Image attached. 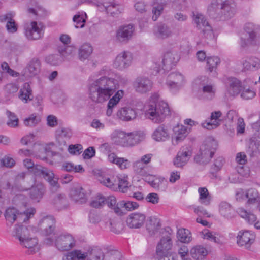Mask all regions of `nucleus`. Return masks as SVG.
Instances as JSON below:
<instances>
[{"label":"nucleus","mask_w":260,"mask_h":260,"mask_svg":"<svg viewBox=\"0 0 260 260\" xmlns=\"http://www.w3.org/2000/svg\"><path fill=\"white\" fill-rule=\"evenodd\" d=\"M237 212L242 218H244L249 223H253L256 221V217L254 214L247 212L242 208H239Z\"/></svg>","instance_id":"51"},{"label":"nucleus","mask_w":260,"mask_h":260,"mask_svg":"<svg viewBox=\"0 0 260 260\" xmlns=\"http://www.w3.org/2000/svg\"><path fill=\"white\" fill-rule=\"evenodd\" d=\"M133 168L135 173L141 177H146L147 180V175L148 174V168L147 166L143 165V163L135 161L133 165Z\"/></svg>","instance_id":"42"},{"label":"nucleus","mask_w":260,"mask_h":260,"mask_svg":"<svg viewBox=\"0 0 260 260\" xmlns=\"http://www.w3.org/2000/svg\"><path fill=\"white\" fill-rule=\"evenodd\" d=\"M118 83L113 78L106 76L92 77L88 84V96L95 104H102L108 101V105L115 107L123 96L121 90L116 91Z\"/></svg>","instance_id":"1"},{"label":"nucleus","mask_w":260,"mask_h":260,"mask_svg":"<svg viewBox=\"0 0 260 260\" xmlns=\"http://www.w3.org/2000/svg\"><path fill=\"white\" fill-rule=\"evenodd\" d=\"M19 98L25 103L32 100V90L28 83H25L20 90Z\"/></svg>","instance_id":"37"},{"label":"nucleus","mask_w":260,"mask_h":260,"mask_svg":"<svg viewBox=\"0 0 260 260\" xmlns=\"http://www.w3.org/2000/svg\"><path fill=\"white\" fill-rule=\"evenodd\" d=\"M40 70V62L38 58H33L25 70L26 74L31 77L38 74Z\"/></svg>","instance_id":"40"},{"label":"nucleus","mask_w":260,"mask_h":260,"mask_svg":"<svg viewBox=\"0 0 260 260\" xmlns=\"http://www.w3.org/2000/svg\"><path fill=\"white\" fill-rule=\"evenodd\" d=\"M193 17L196 27L202 31L204 36L207 38H213L214 35L212 27L209 25L205 17L203 14L198 13L194 14Z\"/></svg>","instance_id":"9"},{"label":"nucleus","mask_w":260,"mask_h":260,"mask_svg":"<svg viewBox=\"0 0 260 260\" xmlns=\"http://www.w3.org/2000/svg\"><path fill=\"white\" fill-rule=\"evenodd\" d=\"M146 219L144 214L134 212L130 214L126 219V223L130 228L138 229L144 224Z\"/></svg>","instance_id":"19"},{"label":"nucleus","mask_w":260,"mask_h":260,"mask_svg":"<svg viewBox=\"0 0 260 260\" xmlns=\"http://www.w3.org/2000/svg\"><path fill=\"white\" fill-rule=\"evenodd\" d=\"M219 210L220 214L227 218L233 216V210L231 205L226 202H221L219 204Z\"/></svg>","instance_id":"45"},{"label":"nucleus","mask_w":260,"mask_h":260,"mask_svg":"<svg viewBox=\"0 0 260 260\" xmlns=\"http://www.w3.org/2000/svg\"><path fill=\"white\" fill-rule=\"evenodd\" d=\"M241 92V96L245 100L251 99L255 95V91L253 89L246 87H243Z\"/></svg>","instance_id":"59"},{"label":"nucleus","mask_w":260,"mask_h":260,"mask_svg":"<svg viewBox=\"0 0 260 260\" xmlns=\"http://www.w3.org/2000/svg\"><path fill=\"white\" fill-rule=\"evenodd\" d=\"M184 82V78L182 74L179 72H173L168 75L166 85L173 92L180 89Z\"/></svg>","instance_id":"13"},{"label":"nucleus","mask_w":260,"mask_h":260,"mask_svg":"<svg viewBox=\"0 0 260 260\" xmlns=\"http://www.w3.org/2000/svg\"><path fill=\"white\" fill-rule=\"evenodd\" d=\"M192 257L196 260H203L208 254L206 248L202 245H196L190 251Z\"/></svg>","instance_id":"34"},{"label":"nucleus","mask_w":260,"mask_h":260,"mask_svg":"<svg viewBox=\"0 0 260 260\" xmlns=\"http://www.w3.org/2000/svg\"><path fill=\"white\" fill-rule=\"evenodd\" d=\"M105 198L101 195H99L92 201L90 205L94 208H100L105 204Z\"/></svg>","instance_id":"63"},{"label":"nucleus","mask_w":260,"mask_h":260,"mask_svg":"<svg viewBox=\"0 0 260 260\" xmlns=\"http://www.w3.org/2000/svg\"><path fill=\"white\" fill-rule=\"evenodd\" d=\"M173 246L172 239L170 235L163 236L157 244L156 250V255L160 260H175L173 257H170L171 250Z\"/></svg>","instance_id":"7"},{"label":"nucleus","mask_w":260,"mask_h":260,"mask_svg":"<svg viewBox=\"0 0 260 260\" xmlns=\"http://www.w3.org/2000/svg\"><path fill=\"white\" fill-rule=\"evenodd\" d=\"M99 10L101 11H105L107 14L115 16L120 14L123 10L121 5L114 1L105 2L98 5Z\"/></svg>","instance_id":"18"},{"label":"nucleus","mask_w":260,"mask_h":260,"mask_svg":"<svg viewBox=\"0 0 260 260\" xmlns=\"http://www.w3.org/2000/svg\"><path fill=\"white\" fill-rule=\"evenodd\" d=\"M20 244L27 249L26 253L27 254H34L39 250L38 245V240L35 238H27L25 240L22 239V237H20Z\"/></svg>","instance_id":"25"},{"label":"nucleus","mask_w":260,"mask_h":260,"mask_svg":"<svg viewBox=\"0 0 260 260\" xmlns=\"http://www.w3.org/2000/svg\"><path fill=\"white\" fill-rule=\"evenodd\" d=\"M55 220L52 216H47L43 218L39 222L41 229H43L45 234L49 235L54 231Z\"/></svg>","instance_id":"27"},{"label":"nucleus","mask_w":260,"mask_h":260,"mask_svg":"<svg viewBox=\"0 0 260 260\" xmlns=\"http://www.w3.org/2000/svg\"><path fill=\"white\" fill-rule=\"evenodd\" d=\"M159 94H153L148 105L146 115L154 122H162L166 117L169 115L170 110L167 103L164 101H158Z\"/></svg>","instance_id":"2"},{"label":"nucleus","mask_w":260,"mask_h":260,"mask_svg":"<svg viewBox=\"0 0 260 260\" xmlns=\"http://www.w3.org/2000/svg\"><path fill=\"white\" fill-rule=\"evenodd\" d=\"M46 192L44 185L41 183H36L29 189V197L34 202H39Z\"/></svg>","instance_id":"23"},{"label":"nucleus","mask_w":260,"mask_h":260,"mask_svg":"<svg viewBox=\"0 0 260 260\" xmlns=\"http://www.w3.org/2000/svg\"><path fill=\"white\" fill-rule=\"evenodd\" d=\"M244 30L246 32L245 37L242 38L241 40V45L245 47L249 45H255L257 43V28L252 23H248L245 24Z\"/></svg>","instance_id":"8"},{"label":"nucleus","mask_w":260,"mask_h":260,"mask_svg":"<svg viewBox=\"0 0 260 260\" xmlns=\"http://www.w3.org/2000/svg\"><path fill=\"white\" fill-rule=\"evenodd\" d=\"M220 60L218 57H208L207 58V68L210 71H213L220 63Z\"/></svg>","instance_id":"55"},{"label":"nucleus","mask_w":260,"mask_h":260,"mask_svg":"<svg viewBox=\"0 0 260 260\" xmlns=\"http://www.w3.org/2000/svg\"><path fill=\"white\" fill-rule=\"evenodd\" d=\"M201 234L204 239H207L216 243H219L220 242L219 237L217 236L218 234L216 233L211 232L208 229L202 231Z\"/></svg>","instance_id":"52"},{"label":"nucleus","mask_w":260,"mask_h":260,"mask_svg":"<svg viewBox=\"0 0 260 260\" xmlns=\"http://www.w3.org/2000/svg\"><path fill=\"white\" fill-rule=\"evenodd\" d=\"M70 196L72 200L76 203L82 204L86 202L85 193L81 186L73 187L70 191Z\"/></svg>","instance_id":"29"},{"label":"nucleus","mask_w":260,"mask_h":260,"mask_svg":"<svg viewBox=\"0 0 260 260\" xmlns=\"http://www.w3.org/2000/svg\"><path fill=\"white\" fill-rule=\"evenodd\" d=\"M202 91L204 98L211 100L215 96L216 89L211 84L203 85Z\"/></svg>","instance_id":"50"},{"label":"nucleus","mask_w":260,"mask_h":260,"mask_svg":"<svg viewBox=\"0 0 260 260\" xmlns=\"http://www.w3.org/2000/svg\"><path fill=\"white\" fill-rule=\"evenodd\" d=\"M14 15L12 13H9L0 16L1 22H7L6 28L10 33H14L17 30V25L13 19Z\"/></svg>","instance_id":"28"},{"label":"nucleus","mask_w":260,"mask_h":260,"mask_svg":"<svg viewBox=\"0 0 260 260\" xmlns=\"http://www.w3.org/2000/svg\"><path fill=\"white\" fill-rule=\"evenodd\" d=\"M45 27L41 23L32 21L25 29V35L29 40H38L43 37Z\"/></svg>","instance_id":"12"},{"label":"nucleus","mask_w":260,"mask_h":260,"mask_svg":"<svg viewBox=\"0 0 260 260\" xmlns=\"http://www.w3.org/2000/svg\"><path fill=\"white\" fill-rule=\"evenodd\" d=\"M6 114L9 118L7 122V125L11 127H15L18 124V118L17 116L14 113L8 110L6 112Z\"/></svg>","instance_id":"57"},{"label":"nucleus","mask_w":260,"mask_h":260,"mask_svg":"<svg viewBox=\"0 0 260 260\" xmlns=\"http://www.w3.org/2000/svg\"><path fill=\"white\" fill-rule=\"evenodd\" d=\"M104 255L101 249L99 247H94L91 249L89 255V260H103Z\"/></svg>","instance_id":"54"},{"label":"nucleus","mask_w":260,"mask_h":260,"mask_svg":"<svg viewBox=\"0 0 260 260\" xmlns=\"http://www.w3.org/2000/svg\"><path fill=\"white\" fill-rule=\"evenodd\" d=\"M116 179V189L122 193L127 192L128 187L130 186V183L128 181L127 175L123 174L117 175Z\"/></svg>","instance_id":"31"},{"label":"nucleus","mask_w":260,"mask_h":260,"mask_svg":"<svg viewBox=\"0 0 260 260\" xmlns=\"http://www.w3.org/2000/svg\"><path fill=\"white\" fill-rule=\"evenodd\" d=\"M222 113L220 111H214L211 113L209 121H205L202 123L203 127L207 129H213L217 127L221 122L220 119Z\"/></svg>","instance_id":"26"},{"label":"nucleus","mask_w":260,"mask_h":260,"mask_svg":"<svg viewBox=\"0 0 260 260\" xmlns=\"http://www.w3.org/2000/svg\"><path fill=\"white\" fill-rule=\"evenodd\" d=\"M116 175H101L99 176V181L101 183L103 184L107 187L110 189L116 190Z\"/></svg>","instance_id":"36"},{"label":"nucleus","mask_w":260,"mask_h":260,"mask_svg":"<svg viewBox=\"0 0 260 260\" xmlns=\"http://www.w3.org/2000/svg\"><path fill=\"white\" fill-rule=\"evenodd\" d=\"M161 226L160 219L155 217H150L147 223V229L150 233H154Z\"/></svg>","instance_id":"46"},{"label":"nucleus","mask_w":260,"mask_h":260,"mask_svg":"<svg viewBox=\"0 0 260 260\" xmlns=\"http://www.w3.org/2000/svg\"><path fill=\"white\" fill-rule=\"evenodd\" d=\"M86 14L85 13L78 12L73 18L74 25L77 28H83L86 22Z\"/></svg>","instance_id":"47"},{"label":"nucleus","mask_w":260,"mask_h":260,"mask_svg":"<svg viewBox=\"0 0 260 260\" xmlns=\"http://www.w3.org/2000/svg\"><path fill=\"white\" fill-rule=\"evenodd\" d=\"M56 135L60 137L69 139L72 136L73 133L70 128H61L56 131Z\"/></svg>","instance_id":"60"},{"label":"nucleus","mask_w":260,"mask_h":260,"mask_svg":"<svg viewBox=\"0 0 260 260\" xmlns=\"http://www.w3.org/2000/svg\"><path fill=\"white\" fill-rule=\"evenodd\" d=\"M179 57L178 54L174 52H167L164 56L162 63V68L164 70H169L174 66L179 61Z\"/></svg>","instance_id":"22"},{"label":"nucleus","mask_w":260,"mask_h":260,"mask_svg":"<svg viewBox=\"0 0 260 260\" xmlns=\"http://www.w3.org/2000/svg\"><path fill=\"white\" fill-rule=\"evenodd\" d=\"M122 254L118 250L109 251L105 256V260H121Z\"/></svg>","instance_id":"61"},{"label":"nucleus","mask_w":260,"mask_h":260,"mask_svg":"<svg viewBox=\"0 0 260 260\" xmlns=\"http://www.w3.org/2000/svg\"><path fill=\"white\" fill-rule=\"evenodd\" d=\"M174 135L172 137L173 143L175 145L183 141L187 136V129L182 125H177L174 128Z\"/></svg>","instance_id":"33"},{"label":"nucleus","mask_w":260,"mask_h":260,"mask_svg":"<svg viewBox=\"0 0 260 260\" xmlns=\"http://www.w3.org/2000/svg\"><path fill=\"white\" fill-rule=\"evenodd\" d=\"M217 146V142L213 137L207 138L195 156L194 161L200 164H207L212 158Z\"/></svg>","instance_id":"5"},{"label":"nucleus","mask_w":260,"mask_h":260,"mask_svg":"<svg viewBox=\"0 0 260 260\" xmlns=\"http://www.w3.org/2000/svg\"><path fill=\"white\" fill-rule=\"evenodd\" d=\"M134 30V26L132 24L119 26L116 31V41L122 43L128 42L132 38Z\"/></svg>","instance_id":"11"},{"label":"nucleus","mask_w":260,"mask_h":260,"mask_svg":"<svg viewBox=\"0 0 260 260\" xmlns=\"http://www.w3.org/2000/svg\"><path fill=\"white\" fill-rule=\"evenodd\" d=\"M246 199H248V203L252 204L255 202L258 197V193L256 189L250 188L246 191Z\"/></svg>","instance_id":"58"},{"label":"nucleus","mask_w":260,"mask_h":260,"mask_svg":"<svg viewBox=\"0 0 260 260\" xmlns=\"http://www.w3.org/2000/svg\"><path fill=\"white\" fill-rule=\"evenodd\" d=\"M40 117L36 114H32L24 120V123L27 126L34 127L40 121Z\"/></svg>","instance_id":"56"},{"label":"nucleus","mask_w":260,"mask_h":260,"mask_svg":"<svg viewBox=\"0 0 260 260\" xmlns=\"http://www.w3.org/2000/svg\"><path fill=\"white\" fill-rule=\"evenodd\" d=\"M198 191L199 194L198 199L199 203L205 206H209L212 200V197L209 193L207 188L206 187H199Z\"/></svg>","instance_id":"38"},{"label":"nucleus","mask_w":260,"mask_h":260,"mask_svg":"<svg viewBox=\"0 0 260 260\" xmlns=\"http://www.w3.org/2000/svg\"><path fill=\"white\" fill-rule=\"evenodd\" d=\"M154 34L157 38L165 39L171 37L173 33L169 26L165 24H160L154 28Z\"/></svg>","instance_id":"32"},{"label":"nucleus","mask_w":260,"mask_h":260,"mask_svg":"<svg viewBox=\"0 0 260 260\" xmlns=\"http://www.w3.org/2000/svg\"><path fill=\"white\" fill-rule=\"evenodd\" d=\"M132 60V54L129 51H124L116 56L113 64L115 68L123 70L131 64Z\"/></svg>","instance_id":"15"},{"label":"nucleus","mask_w":260,"mask_h":260,"mask_svg":"<svg viewBox=\"0 0 260 260\" xmlns=\"http://www.w3.org/2000/svg\"><path fill=\"white\" fill-rule=\"evenodd\" d=\"M235 5L228 1L213 0L208 8V12L210 16L215 14L220 15L223 20H228L232 17L235 13Z\"/></svg>","instance_id":"4"},{"label":"nucleus","mask_w":260,"mask_h":260,"mask_svg":"<svg viewBox=\"0 0 260 260\" xmlns=\"http://www.w3.org/2000/svg\"><path fill=\"white\" fill-rule=\"evenodd\" d=\"M245 70H256L260 68V60L257 58H249L243 62Z\"/></svg>","instance_id":"43"},{"label":"nucleus","mask_w":260,"mask_h":260,"mask_svg":"<svg viewBox=\"0 0 260 260\" xmlns=\"http://www.w3.org/2000/svg\"><path fill=\"white\" fill-rule=\"evenodd\" d=\"M35 175L43 177L50 184L56 188L58 187L57 179L54 177L53 173L42 166H36L34 169Z\"/></svg>","instance_id":"16"},{"label":"nucleus","mask_w":260,"mask_h":260,"mask_svg":"<svg viewBox=\"0 0 260 260\" xmlns=\"http://www.w3.org/2000/svg\"><path fill=\"white\" fill-rule=\"evenodd\" d=\"M226 92L231 96L239 94L242 90V83L237 78H229L226 85Z\"/></svg>","instance_id":"21"},{"label":"nucleus","mask_w":260,"mask_h":260,"mask_svg":"<svg viewBox=\"0 0 260 260\" xmlns=\"http://www.w3.org/2000/svg\"><path fill=\"white\" fill-rule=\"evenodd\" d=\"M152 138L157 142L165 141L170 138L169 131L165 125H159L153 132Z\"/></svg>","instance_id":"30"},{"label":"nucleus","mask_w":260,"mask_h":260,"mask_svg":"<svg viewBox=\"0 0 260 260\" xmlns=\"http://www.w3.org/2000/svg\"><path fill=\"white\" fill-rule=\"evenodd\" d=\"M148 183L154 188L158 190H165L167 186V181L164 178L155 177L152 181H148Z\"/></svg>","instance_id":"44"},{"label":"nucleus","mask_w":260,"mask_h":260,"mask_svg":"<svg viewBox=\"0 0 260 260\" xmlns=\"http://www.w3.org/2000/svg\"><path fill=\"white\" fill-rule=\"evenodd\" d=\"M45 61L47 63L53 66L58 65L61 62L59 56L57 54L48 55L46 57Z\"/></svg>","instance_id":"64"},{"label":"nucleus","mask_w":260,"mask_h":260,"mask_svg":"<svg viewBox=\"0 0 260 260\" xmlns=\"http://www.w3.org/2000/svg\"><path fill=\"white\" fill-rule=\"evenodd\" d=\"M152 86V82L145 77H138L134 83V87L136 91L141 93H145L150 91Z\"/></svg>","instance_id":"17"},{"label":"nucleus","mask_w":260,"mask_h":260,"mask_svg":"<svg viewBox=\"0 0 260 260\" xmlns=\"http://www.w3.org/2000/svg\"><path fill=\"white\" fill-rule=\"evenodd\" d=\"M177 238L182 243H189L192 239L191 233L185 229H180L178 230Z\"/></svg>","instance_id":"49"},{"label":"nucleus","mask_w":260,"mask_h":260,"mask_svg":"<svg viewBox=\"0 0 260 260\" xmlns=\"http://www.w3.org/2000/svg\"><path fill=\"white\" fill-rule=\"evenodd\" d=\"M58 52L62 56L67 57L74 54L76 52V48L73 46L63 45L58 47Z\"/></svg>","instance_id":"53"},{"label":"nucleus","mask_w":260,"mask_h":260,"mask_svg":"<svg viewBox=\"0 0 260 260\" xmlns=\"http://www.w3.org/2000/svg\"><path fill=\"white\" fill-rule=\"evenodd\" d=\"M189 156L188 151L184 150V149H181L178 152L176 157L174 159V165L178 168L182 167L188 161Z\"/></svg>","instance_id":"35"},{"label":"nucleus","mask_w":260,"mask_h":260,"mask_svg":"<svg viewBox=\"0 0 260 260\" xmlns=\"http://www.w3.org/2000/svg\"><path fill=\"white\" fill-rule=\"evenodd\" d=\"M76 241L72 235L63 234L56 239L55 245L61 251H68L75 246Z\"/></svg>","instance_id":"10"},{"label":"nucleus","mask_w":260,"mask_h":260,"mask_svg":"<svg viewBox=\"0 0 260 260\" xmlns=\"http://www.w3.org/2000/svg\"><path fill=\"white\" fill-rule=\"evenodd\" d=\"M93 47L89 43L82 44L78 50V57L80 60L87 59L93 52Z\"/></svg>","instance_id":"39"},{"label":"nucleus","mask_w":260,"mask_h":260,"mask_svg":"<svg viewBox=\"0 0 260 260\" xmlns=\"http://www.w3.org/2000/svg\"><path fill=\"white\" fill-rule=\"evenodd\" d=\"M120 206L124 207L128 211H132L139 208V205L138 203L134 201H121L120 203Z\"/></svg>","instance_id":"62"},{"label":"nucleus","mask_w":260,"mask_h":260,"mask_svg":"<svg viewBox=\"0 0 260 260\" xmlns=\"http://www.w3.org/2000/svg\"><path fill=\"white\" fill-rule=\"evenodd\" d=\"M253 128L258 134H255L250 139L248 151L251 153V156L260 153V120L253 124Z\"/></svg>","instance_id":"14"},{"label":"nucleus","mask_w":260,"mask_h":260,"mask_svg":"<svg viewBox=\"0 0 260 260\" xmlns=\"http://www.w3.org/2000/svg\"><path fill=\"white\" fill-rule=\"evenodd\" d=\"M237 238V244L239 246H244L245 248H248L254 242L255 235L248 231H240Z\"/></svg>","instance_id":"20"},{"label":"nucleus","mask_w":260,"mask_h":260,"mask_svg":"<svg viewBox=\"0 0 260 260\" xmlns=\"http://www.w3.org/2000/svg\"><path fill=\"white\" fill-rule=\"evenodd\" d=\"M35 212V209L32 208L28 209L23 213H19L15 208H8L5 213L7 224L11 226L16 220L19 223L25 222L34 216Z\"/></svg>","instance_id":"6"},{"label":"nucleus","mask_w":260,"mask_h":260,"mask_svg":"<svg viewBox=\"0 0 260 260\" xmlns=\"http://www.w3.org/2000/svg\"><path fill=\"white\" fill-rule=\"evenodd\" d=\"M168 0H155L154 5L157 4V6H154L152 9V19L156 21L158 17L162 13L164 7L167 4Z\"/></svg>","instance_id":"41"},{"label":"nucleus","mask_w":260,"mask_h":260,"mask_svg":"<svg viewBox=\"0 0 260 260\" xmlns=\"http://www.w3.org/2000/svg\"><path fill=\"white\" fill-rule=\"evenodd\" d=\"M117 118L123 121H129L136 118V110L131 107H124L120 108L117 112Z\"/></svg>","instance_id":"24"},{"label":"nucleus","mask_w":260,"mask_h":260,"mask_svg":"<svg viewBox=\"0 0 260 260\" xmlns=\"http://www.w3.org/2000/svg\"><path fill=\"white\" fill-rule=\"evenodd\" d=\"M15 231V235L19 241L20 236L22 237L23 240L29 238L30 229L28 227L23 225L19 226V225H16Z\"/></svg>","instance_id":"48"},{"label":"nucleus","mask_w":260,"mask_h":260,"mask_svg":"<svg viewBox=\"0 0 260 260\" xmlns=\"http://www.w3.org/2000/svg\"><path fill=\"white\" fill-rule=\"evenodd\" d=\"M110 138L115 145L130 147L138 143L143 139V135L137 132L126 133L121 129H115L110 134Z\"/></svg>","instance_id":"3"}]
</instances>
